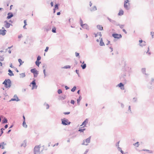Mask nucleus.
Here are the masks:
<instances>
[{"instance_id":"nucleus-1","label":"nucleus","mask_w":154,"mask_h":154,"mask_svg":"<svg viewBox=\"0 0 154 154\" xmlns=\"http://www.w3.org/2000/svg\"><path fill=\"white\" fill-rule=\"evenodd\" d=\"M3 84L4 85L5 87L6 88H10L11 85V81L9 79H6L3 82Z\"/></svg>"},{"instance_id":"nucleus-2","label":"nucleus","mask_w":154,"mask_h":154,"mask_svg":"<svg viewBox=\"0 0 154 154\" xmlns=\"http://www.w3.org/2000/svg\"><path fill=\"white\" fill-rule=\"evenodd\" d=\"M61 120L62 122V124L63 125H70L71 123V122H69L67 119H66L65 118L62 119Z\"/></svg>"},{"instance_id":"nucleus-3","label":"nucleus","mask_w":154,"mask_h":154,"mask_svg":"<svg viewBox=\"0 0 154 154\" xmlns=\"http://www.w3.org/2000/svg\"><path fill=\"white\" fill-rule=\"evenodd\" d=\"M30 72L31 73H33L34 78L37 77L39 73L38 71L35 68L31 69L30 70Z\"/></svg>"},{"instance_id":"nucleus-4","label":"nucleus","mask_w":154,"mask_h":154,"mask_svg":"<svg viewBox=\"0 0 154 154\" xmlns=\"http://www.w3.org/2000/svg\"><path fill=\"white\" fill-rule=\"evenodd\" d=\"M36 80L35 79H33V80L32 82L30 83V86H31V85H32V89L33 90L34 89H36L37 88V85H36V84L35 82Z\"/></svg>"},{"instance_id":"nucleus-5","label":"nucleus","mask_w":154,"mask_h":154,"mask_svg":"<svg viewBox=\"0 0 154 154\" xmlns=\"http://www.w3.org/2000/svg\"><path fill=\"white\" fill-rule=\"evenodd\" d=\"M40 147L39 146H36L34 149V154H40Z\"/></svg>"},{"instance_id":"nucleus-6","label":"nucleus","mask_w":154,"mask_h":154,"mask_svg":"<svg viewBox=\"0 0 154 154\" xmlns=\"http://www.w3.org/2000/svg\"><path fill=\"white\" fill-rule=\"evenodd\" d=\"M112 36L115 38L119 39L122 37V35L121 34H118L115 32L112 34Z\"/></svg>"},{"instance_id":"nucleus-7","label":"nucleus","mask_w":154,"mask_h":154,"mask_svg":"<svg viewBox=\"0 0 154 154\" xmlns=\"http://www.w3.org/2000/svg\"><path fill=\"white\" fill-rule=\"evenodd\" d=\"M128 73V71H125L124 73L122 74L121 76L120 77V79L124 80L125 81V83H126V81L125 79V77L126 76V75Z\"/></svg>"},{"instance_id":"nucleus-8","label":"nucleus","mask_w":154,"mask_h":154,"mask_svg":"<svg viewBox=\"0 0 154 154\" xmlns=\"http://www.w3.org/2000/svg\"><path fill=\"white\" fill-rule=\"evenodd\" d=\"M20 100L19 99L16 94H15L13 97V98H11L9 101H19Z\"/></svg>"},{"instance_id":"nucleus-9","label":"nucleus","mask_w":154,"mask_h":154,"mask_svg":"<svg viewBox=\"0 0 154 154\" xmlns=\"http://www.w3.org/2000/svg\"><path fill=\"white\" fill-rule=\"evenodd\" d=\"M4 23H5V26L7 28H9L11 25L12 26V24L9 23L7 20H5Z\"/></svg>"},{"instance_id":"nucleus-10","label":"nucleus","mask_w":154,"mask_h":154,"mask_svg":"<svg viewBox=\"0 0 154 154\" xmlns=\"http://www.w3.org/2000/svg\"><path fill=\"white\" fill-rule=\"evenodd\" d=\"M14 16V14L12 12H9L7 14V19H11Z\"/></svg>"},{"instance_id":"nucleus-11","label":"nucleus","mask_w":154,"mask_h":154,"mask_svg":"<svg viewBox=\"0 0 154 154\" xmlns=\"http://www.w3.org/2000/svg\"><path fill=\"white\" fill-rule=\"evenodd\" d=\"M83 28L86 29L88 30H89V27L88 26L86 23L83 24L82 26H81Z\"/></svg>"},{"instance_id":"nucleus-12","label":"nucleus","mask_w":154,"mask_h":154,"mask_svg":"<svg viewBox=\"0 0 154 154\" xmlns=\"http://www.w3.org/2000/svg\"><path fill=\"white\" fill-rule=\"evenodd\" d=\"M88 119H86L84 121L82 122V125H80V126H82L83 125L84 126L83 127H85L86 126V124L88 123Z\"/></svg>"},{"instance_id":"nucleus-13","label":"nucleus","mask_w":154,"mask_h":154,"mask_svg":"<svg viewBox=\"0 0 154 154\" xmlns=\"http://www.w3.org/2000/svg\"><path fill=\"white\" fill-rule=\"evenodd\" d=\"M6 30L5 29L3 30L0 29V35H4L6 34Z\"/></svg>"},{"instance_id":"nucleus-14","label":"nucleus","mask_w":154,"mask_h":154,"mask_svg":"<svg viewBox=\"0 0 154 154\" xmlns=\"http://www.w3.org/2000/svg\"><path fill=\"white\" fill-rule=\"evenodd\" d=\"M6 143H5L4 142H2L0 143V148L2 149H4L5 147H4L5 145H6Z\"/></svg>"},{"instance_id":"nucleus-15","label":"nucleus","mask_w":154,"mask_h":154,"mask_svg":"<svg viewBox=\"0 0 154 154\" xmlns=\"http://www.w3.org/2000/svg\"><path fill=\"white\" fill-rule=\"evenodd\" d=\"M118 86L120 87L121 89L122 90L124 89V85L122 82L118 84Z\"/></svg>"},{"instance_id":"nucleus-16","label":"nucleus","mask_w":154,"mask_h":154,"mask_svg":"<svg viewBox=\"0 0 154 154\" xmlns=\"http://www.w3.org/2000/svg\"><path fill=\"white\" fill-rule=\"evenodd\" d=\"M97 27L100 30H103V27L102 25H98L97 26Z\"/></svg>"},{"instance_id":"nucleus-17","label":"nucleus","mask_w":154,"mask_h":154,"mask_svg":"<svg viewBox=\"0 0 154 154\" xmlns=\"http://www.w3.org/2000/svg\"><path fill=\"white\" fill-rule=\"evenodd\" d=\"M8 123L7 119L5 117H4L2 121V124H5Z\"/></svg>"},{"instance_id":"nucleus-18","label":"nucleus","mask_w":154,"mask_h":154,"mask_svg":"<svg viewBox=\"0 0 154 154\" xmlns=\"http://www.w3.org/2000/svg\"><path fill=\"white\" fill-rule=\"evenodd\" d=\"M8 71L9 72L8 73V75L10 76H14V74L12 71L10 69H9Z\"/></svg>"},{"instance_id":"nucleus-19","label":"nucleus","mask_w":154,"mask_h":154,"mask_svg":"<svg viewBox=\"0 0 154 154\" xmlns=\"http://www.w3.org/2000/svg\"><path fill=\"white\" fill-rule=\"evenodd\" d=\"M81 66L82 68V69H85L86 67V63H84V61L82 62V64L81 65Z\"/></svg>"},{"instance_id":"nucleus-20","label":"nucleus","mask_w":154,"mask_h":154,"mask_svg":"<svg viewBox=\"0 0 154 154\" xmlns=\"http://www.w3.org/2000/svg\"><path fill=\"white\" fill-rule=\"evenodd\" d=\"M129 2L128 0H126V1H125L124 2V7L125 8L127 9L128 8V5L126 4H127L128 2Z\"/></svg>"},{"instance_id":"nucleus-21","label":"nucleus","mask_w":154,"mask_h":154,"mask_svg":"<svg viewBox=\"0 0 154 154\" xmlns=\"http://www.w3.org/2000/svg\"><path fill=\"white\" fill-rule=\"evenodd\" d=\"M100 45L101 46H103L105 45L104 43L103 42L102 38H100Z\"/></svg>"},{"instance_id":"nucleus-22","label":"nucleus","mask_w":154,"mask_h":154,"mask_svg":"<svg viewBox=\"0 0 154 154\" xmlns=\"http://www.w3.org/2000/svg\"><path fill=\"white\" fill-rule=\"evenodd\" d=\"M91 136H90L89 137L86 139L85 142L86 143H89L91 142Z\"/></svg>"},{"instance_id":"nucleus-23","label":"nucleus","mask_w":154,"mask_h":154,"mask_svg":"<svg viewBox=\"0 0 154 154\" xmlns=\"http://www.w3.org/2000/svg\"><path fill=\"white\" fill-rule=\"evenodd\" d=\"M26 140H24L23 141V143H22L21 144V145H20L21 147H22L23 146L24 147H25L26 146Z\"/></svg>"},{"instance_id":"nucleus-24","label":"nucleus","mask_w":154,"mask_h":154,"mask_svg":"<svg viewBox=\"0 0 154 154\" xmlns=\"http://www.w3.org/2000/svg\"><path fill=\"white\" fill-rule=\"evenodd\" d=\"M82 99V97L81 96H80L79 98L77 99V104L79 105H80V102Z\"/></svg>"},{"instance_id":"nucleus-25","label":"nucleus","mask_w":154,"mask_h":154,"mask_svg":"<svg viewBox=\"0 0 154 154\" xmlns=\"http://www.w3.org/2000/svg\"><path fill=\"white\" fill-rule=\"evenodd\" d=\"M82 127H82L81 128H80L78 130V131H79L81 133L83 132L86 129L85 128L83 129L81 128Z\"/></svg>"},{"instance_id":"nucleus-26","label":"nucleus","mask_w":154,"mask_h":154,"mask_svg":"<svg viewBox=\"0 0 154 154\" xmlns=\"http://www.w3.org/2000/svg\"><path fill=\"white\" fill-rule=\"evenodd\" d=\"M51 29V28L50 26L47 27V28H45L44 31H46V32H48Z\"/></svg>"},{"instance_id":"nucleus-27","label":"nucleus","mask_w":154,"mask_h":154,"mask_svg":"<svg viewBox=\"0 0 154 154\" xmlns=\"http://www.w3.org/2000/svg\"><path fill=\"white\" fill-rule=\"evenodd\" d=\"M124 14V11L123 10H119V12L118 14V15L119 16H121L122 15Z\"/></svg>"},{"instance_id":"nucleus-28","label":"nucleus","mask_w":154,"mask_h":154,"mask_svg":"<svg viewBox=\"0 0 154 154\" xmlns=\"http://www.w3.org/2000/svg\"><path fill=\"white\" fill-rule=\"evenodd\" d=\"M20 78H23L26 76L25 73L24 72L20 73Z\"/></svg>"},{"instance_id":"nucleus-29","label":"nucleus","mask_w":154,"mask_h":154,"mask_svg":"<svg viewBox=\"0 0 154 154\" xmlns=\"http://www.w3.org/2000/svg\"><path fill=\"white\" fill-rule=\"evenodd\" d=\"M141 71L142 73L145 74V75H147V74H146V69L145 68H143L142 69Z\"/></svg>"},{"instance_id":"nucleus-30","label":"nucleus","mask_w":154,"mask_h":154,"mask_svg":"<svg viewBox=\"0 0 154 154\" xmlns=\"http://www.w3.org/2000/svg\"><path fill=\"white\" fill-rule=\"evenodd\" d=\"M23 126L24 127V128H27V125L26 124V122L25 121L23 122Z\"/></svg>"},{"instance_id":"nucleus-31","label":"nucleus","mask_w":154,"mask_h":154,"mask_svg":"<svg viewBox=\"0 0 154 154\" xmlns=\"http://www.w3.org/2000/svg\"><path fill=\"white\" fill-rule=\"evenodd\" d=\"M70 68H71V66H69V65H66V66H64V67H62V68L67 69H69Z\"/></svg>"},{"instance_id":"nucleus-32","label":"nucleus","mask_w":154,"mask_h":154,"mask_svg":"<svg viewBox=\"0 0 154 154\" xmlns=\"http://www.w3.org/2000/svg\"><path fill=\"white\" fill-rule=\"evenodd\" d=\"M140 46L143 47V46H145L146 45V42L145 41H144L142 44H139Z\"/></svg>"},{"instance_id":"nucleus-33","label":"nucleus","mask_w":154,"mask_h":154,"mask_svg":"<svg viewBox=\"0 0 154 154\" xmlns=\"http://www.w3.org/2000/svg\"><path fill=\"white\" fill-rule=\"evenodd\" d=\"M76 88V86H74L73 87V88L71 89V91L72 92H74L75 91Z\"/></svg>"},{"instance_id":"nucleus-34","label":"nucleus","mask_w":154,"mask_h":154,"mask_svg":"<svg viewBox=\"0 0 154 154\" xmlns=\"http://www.w3.org/2000/svg\"><path fill=\"white\" fill-rule=\"evenodd\" d=\"M41 63V62L36 60L35 62V64L38 66H39L40 64Z\"/></svg>"},{"instance_id":"nucleus-35","label":"nucleus","mask_w":154,"mask_h":154,"mask_svg":"<svg viewBox=\"0 0 154 154\" xmlns=\"http://www.w3.org/2000/svg\"><path fill=\"white\" fill-rule=\"evenodd\" d=\"M107 19L110 21V22H112L113 23H114V22H116V21L112 20L109 17H107Z\"/></svg>"},{"instance_id":"nucleus-36","label":"nucleus","mask_w":154,"mask_h":154,"mask_svg":"<svg viewBox=\"0 0 154 154\" xmlns=\"http://www.w3.org/2000/svg\"><path fill=\"white\" fill-rule=\"evenodd\" d=\"M3 56L4 55L0 56V60L1 61H2L4 60V57Z\"/></svg>"},{"instance_id":"nucleus-37","label":"nucleus","mask_w":154,"mask_h":154,"mask_svg":"<svg viewBox=\"0 0 154 154\" xmlns=\"http://www.w3.org/2000/svg\"><path fill=\"white\" fill-rule=\"evenodd\" d=\"M75 55L76 57H78L79 58H80V57L79 56V53L76 52H75Z\"/></svg>"},{"instance_id":"nucleus-38","label":"nucleus","mask_w":154,"mask_h":154,"mask_svg":"<svg viewBox=\"0 0 154 154\" xmlns=\"http://www.w3.org/2000/svg\"><path fill=\"white\" fill-rule=\"evenodd\" d=\"M56 28L55 27L52 28V31L53 33L56 32Z\"/></svg>"},{"instance_id":"nucleus-39","label":"nucleus","mask_w":154,"mask_h":154,"mask_svg":"<svg viewBox=\"0 0 154 154\" xmlns=\"http://www.w3.org/2000/svg\"><path fill=\"white\" fill-rule=\"evenodd\" d=\"M18 61L19 63H20V65L22 64L24 62L22 60L20 59H18Z\"/></svg>"},{"instance_id":"nucleus-40","label":"nucleus","mask_w":154,"mask_h":154,"mask_svg":"<svg viewBox=\"0 0 154 154\" xmlns=\"http://www.w3.org/2000/svg\"><path fill=\"white\" fill-rule=\"evenodd\" d=\"M142 150L143 151H147V152H149L150 153H152V151H150V150H149L148 149H143Z\"/></svg>"},{"instance_id":"nucleus-41","label":"nucleus","mask_w":154,"mask_h":154,"mask_svg":"<svg viewBox=\"0 0 154 154\" xmlns=\"http://www.w3.org/2000/svg\"><path fill=\"white\" fill-rule=\"evenodd\" d=\"M58 4H56L54 5V8L53 9V10H56V9H58Z\"/></svg>"},{"instance_id":"nucleus-42","label":"nucleus","mask_w":154,"mask_h":154,"mask_svg":"<svg viewBox=\"0 0 154 154\" xmlns=\"http://www.w3.org/2000/svg\"><path fill=\"white\" fill-rule=\"evenodd\" d=\"M66 96L65 95H64L63 96H62L60 97V100H64L66 98Z\"/></svg>"},{"instance_id":"nucleus-43","label":"nucleus","mask_w":154,"mask_h":154,"mask_svg":"<svg viewBox=\"0 0 154 154\" xmlns=\"http://www.w3.org/2000/svg\"><path fill=\"white\" fill-rule=\"evenodd\" d=\"M57 93L59 94H60L62 93V90L60 89H59L57 91Z\"/></svg>"},{"instance_id":"nucleus-44","label":"nucleus","mask_w":154,"mask_h":154,"mask_svg":"<svg viewBox=\"0 0 154 154\" xmlns=\"http://www.w3.org/2000/svg\"><path fill=\"white\" fill-rule=\"evenodd\" d=\"M41 57L40 56L38 55L37 58V60L38 61H39L40 60H41Z\"/></svg>"},{"instance_id":"nucleus-45","label":"nucleus","mask_w":154,"mask_h":154,"mask_svg":"<svg viewBox=\"0 0 154 154\" xmlns=\"http://www.w3.org/2000/svg\"><path fill=\"white\" fill-rule=\"evenodd\" d=\"M73 21V19H71V18H69V21H68V22H69V23L70 24H71V22L72 21Z\"/></svg>"},{"instance_id":"nucleus-46","label":"nucleus","mask_w":154,"mask_h":154,"mask_svg":"<svg viewBox=\"0 0 154 154\" xmlns=\"http://www.w3.org/2000/svg\"><path fill=\"white\" fill-rule=\"evenodd\" d=\"M75 72H76V73L78 75V76L79 77H80V75L79 74V70H77V69H76L75 70Z\"/></svg>"},{"instance_id":"nucleus-47","label":"nucleus","mask_w":154,"mask_h":154,"mask_svg":"<svg viewBox=\"0 0 154 154\" xmlns=\"http://www.w3.org/2000/svg\"><path fill=\"white\" fill-rule=\"evenodd\" d=\"M80 24L81 26H82V25L83 24V22L82 20V19L80 18Z\"/></svg>"},{"instance_id":"nucleus-48","label":"nucleus","mask_w":154,"mask_h":154,"mask_svg":"<svg viewBox=\"0 0 154 154\" xmlns=\"http://www.w3.org/2000/svg\"><path fill=\"white\" fill-rule=\"evenodd\" d=\"M119 26L120 27V28L122 29L124 27L125 25H120V24H119Z\"/></svg>"},{"instance_id":"nucleus-49","label":"nucleus","mask_w":154,"mask_h":154,"mask_svg":"<svg viewBox=\"0 0 154 154\" xmlns=\"http://www.w3.org/2000/svg\"><path fill=\"white\" fill-rule=\"evenodd\" d=\"M133 101L134 102H136L137 101V98L134 97L133 98Z\"/></svg>"},{"instance_id":"nucleus-50","label":"nucleus","mask_w":154,"mask_h":154,"mask_svg":"<svg viewBox=\"0 0 154 154\" xmlns=\"http://www.w3.org/2000/svg\"><path fill=\"white\" fill-rule=\"evenodd\" d=\"M138 143H139L138 142H137L136 143H134V145L137 147H138V146H139Z\"/></svg>"},{"instance_id":"nucleus-51","label":"nucleus","mask_w":154,"mask_h":154,"mask_svg":"<svg viewBox=\"0 0 154 154\" xmlns=\"http://www.w3.org/2000/svg\"><path fill=\"white\" fill-rule=\"evenodd\" d=\"M70 103H71V104H74L75 103V101L74 100H71Z\"/></svg>"},{"instance_id":"nucleus-52","label":"nucleus","mask_w":154,"mask_h":154,"mask_svg":"<svg viewBox=\"0 0 154 154\" xmlns=\"http://www.w3.org/2000/svg\"><path fill=\"white\" fill-rule=\"evenodd\" d=\"M49 49V47H46L45 49V52H47L48 51V50Z\"/></svg>"},{"instance_id":"nucleus-53","label":"nucleus","mask_w":154,"mask_h":154,"mask_svg":"<svg viewBox=\"0 0 154 154\" xmlns=\"http://www.w3.org/2000/svg\"><path fill=\"white\" fill-rule=\"evenodd\" d=\"M70 112H63V114L65 115H68L70 114Z\"/></svg>"},{"instance_id":"nucleus-54","label":"nucleus","mask_w":154,"mask_h":154,"mask_svg":"<svg viewBox=\"0 0 154 154\" xmlns=\"http://www.w3.org/2000/svg\"><path fill=\"white\" fill-rule=\"evenodd\" d=\"M115 25L118 26L119 25V24L118 23H117L116 21V22H114V23Z\"/></svg>"},{"instance_id":"nucleus-55","label":"nucleus","mask_w":154,"mask_h":154,"mask_svg":"<svg viewBox=\"0 0 154 154\" xmlns=\"http://www.w3.org/2000/svg\"><path fill=\"white\" fill-rule=\"evenodd\" d=\"M88 149H87L85 151V152L84 153V154H87V152H88Z\"/></svg>"},{"instance_id":"nucleus-56","label":"nucleus","mask_w":154,"mask_h":154,"mask_svg":"<svg viewBox=\"0 0 154 154\" xmlns=\"http://www.w3.org/2000/svg\"><path fill=\"white\" fill-rule=\"evenodd\" d=\"M65 88L66 90H68L69 88L66 85L65 86Z\"/></svg>"},{"instance_id":"nucleus-57","label":"nucleus","mask_w":154,"mask_h":154,"mask_svg":"<svg viewBox=\"0 0 154 154\" xmlns=\"http://www.w3.org/2000/svg\"><path fill=\"white\" fill-rule=\"evenodd\" d=\"M144 41H143L141 39V40H140L139 41V44H141V43H142Z\"/></svg>"},{"instance_id":"nucleus-58","label":"nucleus","mask_w":154,"mask_h":154,"mask_svg":"<svg viewBox=\"0 0 154 154\" xmlns=\"http://www.w3.org/2000/svg\"><path fill=\"white\" fill-rule=\"evenodd\" d=\"M122 31L123 32H124L126 34L127 33V32L126 31V30L125 29H123Z\"/></svg>"},{"instance_id":"nucleus-59","label":"nucleus","mask_w":154,"mask_h":154,"mask_svg":"<svg viewBox=\"0 0 154 154\" xmlns=\"http://www.w3.org/2000/svg\"><path fill=\"white\" fill-rule=\"evenodd\" d=\"M97 33H98V35H100V37L102 36V35L101 34V32H98Z\"/></svg>"},{"instance_id":"nucleus-60","label":"nucleus","mask_w":154,"mask_h":154,"mask_svg":"<svg viewBox=\"0 0 154 154\" xmlns=\"http://www.w3.org/2000/svg\"><path fill=\"white\" fill-rule=\"evenodd\" d=\"M24 25H27L26 20H24Z\"/></svg>"},{"instance_id":"nucleus-61","label":"nucleus","mask_w":154,"mask_h":154,"mask_svg":"<svg viewBox=\"0 0 154 154\" xmlns=\"http://www.w3.org/2000/svg\"><path fill=\"white\" fill-rule=\"evenodd\" d=\"M121 106L122 108H123L124 106V105L122 103H121Z\"/></svg>"},{"instance_id":"nucleus-62","label":"nucleus","mask_w":154,"mask_h":154,"mask_svg":"<svg viewBox=\"0 0 154 154\" xmlns=\"http://www.w3.org/2000/svg\"><path fill=\"white\" fill-rule=\"evenodd\" d=\"M23 122L25 121V117L24 115H23Z\"/></svg>"},{"instance_id":"nucleus-63","label":"nucleus","mask_w":154,"mask_h":154,"mask_svg":"<svg viewBox=\"0 0 154 154\" xmlns=\"http://www.w3.org/2000/svg\"><path fill=\"white\" fill-rule=\"evenodd\" d=\"M46 105L47 106L46 109H48L49 108V105L48 104H46Z\"/></svg>"},{"instance_id":"nucleus-64","label":"nucleus","mask_w":154,"mask_h":154,"mask_svg":"<svg viewBox=\"0 0 154 154\" xmlns=\"http://www.w3.org/2000/svg\"><path fill=\"white\" fill-rule=\"evenodd\" d=\"M94 34L95 35V37H97V35H98L97 33H94Z\"/></svg>"}]
</instances>
